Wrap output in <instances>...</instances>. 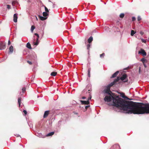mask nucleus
Returning a JSON list of instances; mask_svg holds the SVG:
<instances>
[{
	"instance_id": "nucleus-1",
	"label": "nucleus",
	"mask_w": 149,
	"mask_h": 149,
	"mask_svg": "<svg viewBox=\"0 0 149 149\" xmlns=\"http://www.w3.org/2000/svg\"><path fill=\"white\" fill-rule=\"evenodd\" d=\"M142 104H143L127 101L117 96L113 98L112 105L126 111V113L128 114H140Z\"/></svg>"
},
{
	"instance_id": "nucleus-2",
	"label": "nucleus",
	"mask_w": 149,
	"mask_h": 149,
	"mask_svg": "<svg viewBox=\"0 0 149 149\" xmlns=\"http://www.w3.org/2000/svg\"><path fill=\"white\" fill-rule=\"evenodd\" d=\"M140 110V114L149 113V104L145 105L144 107L141 106Z\"/></svg>"
},
{
	"instance_id": "nucleus-3",
	"label": "nucleus",
	"mask_w": 149,
	"mask_h": 149,
	"mask_svg": "<svg viewBox=\"0 0 149 149\" xmlns=\"http://www.w3.org/2000/svg\"><path fill=\"white\" fill-rule=\"evenodd\" d=\"M105 88L104 89L103 93H104V95L107 94H110V93H112L111 91L110 88L108 85L105 86Z\"/></svg>"
},
{
	"instance_id": "nucleus-4",
	"label": "nucleus",
	"mask_w": 149,
	"mask_h": 149,
	"mask_svg": "<svg viewBox=\"0 0 149 149\" xmlns=\"http://www.w3.org/2000/svg\"><path fill=\"white\" fill-rule=\"evenodd\" d=\"M109 95H106L104 98V100L105 102H109L111 101L112 100H113V98H114L115 97L113 96L111 93L110 94H108Z\"/></svg>"
},
{
	"instance_id": "nucleus-5",
	"label": "nucleus",
	"mask_w": 149,
	"mask_h": 149,
	"mask_svg": "<svg viewBox=\"0 0 149 149\" xmlns=\"http://www.w3.org/2000/svg\"><path fill=\"white\" fill-rule=\"evenodd\" d=\"M41 131H36L35 132L34 134L37 136L39 137L45 138V134H42L41 132Z\"/></svg>"
},
{
	"instance_id": "nucleus-6",
	"label": "nucleus",
	"mask_w": 149,
	"mask_h": 149,
	"mask_svg": "<svg viewBox=\"0 0 149 149\" xmlns=\"http://www.w3.org/2000/svg\"><path fill=\"white\" fill-rule=\"evenodd\" d=\"M120 79V78L119 77H117L116 78V79H115L113 81L111 82L110 84H109L108 85L109 86L110 88L113 85L115 84V83L118 81Z\"/></svg>"
},
{
	"instance_id": "nucleus-7",
	"label": "nucleus",
	"mask_w": 149,
	"mask_h": 149,
	"mask_svg": "<svg viewBox=\"0 0 149 149\" xmlns=\"http://www.w3.org/2000/svg\"><path fill=\"white\" fill-rule=\"evenodd\" d=\"M127 75L126 74H123L120 78V79L124 82H127L128 79L127 78Z\"/></svg>"
},
{
	"instance_id": "nucleus-8",
	"label": "nucleus",
	"mask_w": 149,
	"mask_h": 149,
	"mask_svg": "<svg viewBox=\"0 0 149 149\" xmlns=\"http://www.w3.org/2000/svg\"><path fill=\"white\" fill-rule=\"evenodd\" d=\"M6 48L5 43L1 42H0V50H2Z\"/></svg>"
},
{
	"instance_id": "nucleus-9",
	"label": "nucleus",
	"mask_w": 149,
	"mask_h": 149,
	"mask_svg": "<svg viewBox=\"0 0 149 149\" xmlns=\"http://www.w3.org/2000/svg\"><path fill=\"white\" fill-rule=\"evenodd\" d=\"M110 149H120V146L118 144H115L112 146Z\"/></svg>"
},
{
	"instance_id": "nucleus-10",
	"label": "nucleus",
	"mask_w": 149,
	"mask_h": 149,
	"mask_svg": "<svg viewBox=\"0 0 149 149\" xmlns=\"http://www.w3.org/2000/svg\"><path fill=\"white\" fill-rule=\"evenodd\" d=\"M139 54H141L144 56H146V53L145 51L143 49H141L140 51H139Z\"/></svg>"
},
{
	"instance_id": "nucleus-11",
	"label": "nucleus",
	"mask_w": 149,
	"mask_h": 149,
	"mask_svg": "<svg viewBox=\"0 0 149 149\" xmlns=\"http://www.w3.org/2000/svg\"><path fill=\"white\" fill-rule=\"evenodd\" d=\"M80 102L82 104H89V102L88 100L87 101L80 100Z\"/></svg>"
},
{
	"instance_id": "nucleus-12",
	"label": "nucleus",
	"mask_w": 149,
	"mask_h": 149,
	"mask_svg": "<svg viewBox=\"0 0 149 149\" xmlns=\"http://www.w3.org/2000/svg\"><path fill=\"white\" fill-rule=\"evenodd\" d=\"M18 14L17 13L14 14L13 15V21L15 22H16L17 21Z\"/></svg>"
},
{
	"instance_id": "nucleus-13",
	"label": "nucleus",
	"mask_w": 149,
	"mask_h": 149,
	"mask_svg": "<svg viewBox=\"0 0 149 149\" xmlns=\"http://www.w3.org/2000/svg\"><path fill=\"white\" fill-rule=\"evenodd\" d=\"M49 111H45L44 116H43V118H45L46 117H47L48 115H49Z\"/></svg>"
},
{
	"instance_id": "nucleus-14",
	"label": "nucleus",
	"mask_w": 149,
	"mask_h": 149,
	"mask_svg": "<svg viewBox=\"0 0 149 149\" xmlns=\"http://www.w3.org/2000/svg\"><path fill=\"white\" fill-rule=\"evenodd\" d=\"M119 72L118 71H117L115 73L112 74V76L110 78H114L116 77L118 73Z\"/></svg>"
},
{
	"instance_id": "nucleus-15",
	"label": "nucleus",
	"mask_w": 149,
	"mask_h": 149,
	"mask_svg": "<svg viewBox=\"0 0 149 149\" xmlns=\"http://www.w3.org/2000/svg\"><path fill=\"white\" fill-rule=\"evenodd\" d=\"M120 95H121V96L123 97V98H124V99H126L127 100H130V99L128 98V97H127V96H125V94L124 93H121V94H120Z\"/></svg>"
},
{
	"instance_id": "nucleus-16",
	"label": "nucleus",
	"mask_w": 149,
	"mask_h": 149,
	"mask_svg": "<svg viewBox=\"0 0 149 149\" xmlns=\"http://www.w3.org/2000/svg\"><path fill=\"white\" fill-rule=\"evenodd\" d=\"M54 133V132H50L47 134H45L46 136H52Z\"/></svg>"
},
{
	"instance_id": "nucleus-17",
	"label": "nucleus",
	"mask_w": 149,
	"mask_h": 149,
	"mask_svg": "<svg viewBox=\"0 0 149 149\" xmlns=\"http://www.w3.org/2000/svg\"><path fill=\"white\" fill-rule=\"evenodd\" d=\"M13 46L11 45L10 46L9 48V52L10 53H12L13 52Z\"/></svg>"
},
{
	"instance_id": "nucleus-18",
	"label": "nucleus",
	"mask_w": 149,
	"mask_h": 149,
	"mask_svg": "<svg viewBox=\"0 0 149 149\" xmlns=\"http://www.w3.org/2000/svg\"><path fill=\"white\" fill-rule=\"evenodd\" d=\"M93 40V38L92 36H91L88 39V41L89 43H91Z\"/></svg>"
},
{
	"instance_id": "nucleus-19",
	"label": "nucleus",
	"mask_w": 149,
	"mask_h": 149,
	"mask_svg": "<svg viewBox=\"0 0 149 149\" xmlns=\"http://www.w3.org/2000/svg\"><path fill=\"white\" fill-rule=\"evenodd\" d=\"M39 16L40 17V19L42 21H43L45 20L47 18V17H44L40 16V15Z\"/></svg>"
},
{
	"instance_id": "nucleus-20",
	"label": "nucleus",
	"mask_w": 149,
	"mask_h": 149,
	"mask_svg": "<svg viewBox=\"0 0 149 149\" xmlns=\"http://www.w3.org/2000/svg\"><path fill=\"white\" fill-rule=\"evenodd\" d=\"M26 47L27 48L29 49H31V47L30 44L29 42H28L26 45Z\"/></svg>"
},
{
	"instance_id": "nucleus-21",
	"label": "nucleus",
	"mask_w": 149,
	"mask_h": 149,
	"mask_svg": "<svg viewBox=\"0 0 149 149\" xmlns=\"http://www.w3.org/2000/svg\"><path fill=\"white\" fill-rule=\"evenodd\" d=\"M21 97H20L18 98V104H19V107H20V104H21Z\"/></svg>"
},
{
	"instance_id": "nucleus-22",
	"label": "nucleus",
	"mask_w": 149,
	"mask_h": 149,
	"mask_svg": "<svg viewBox=\"0 0 149 149\" xmlns=\"http://www.w3.org/2000/svg\"><path fill=\"white\" fill-rule=\"evenodd\" d=\"M39 43V41L38 40V38H36V42H34V45H38Z\"/></svg>"
},
{
	"instance_id": "nucleus-23",
	"label": "nucleus",
	"mask_w": 149,
	"mask_h": 149,
	"mask_svg": "<svg viewBox=\"0 0 149 149\" xmlns=\"http://www.w3.org/2000/svg\"><path fill=\"white\" fill-rule=\"evenodd\" d=\"M57 74L56 72H53L51 73V75L52 76H55Z\"/></svg>"
},
{
	"instance_id": "nucleus-24",
	"label": "nucleus",
	"mask_w": 149,
	"mask_h": 149,
	"mask_svg": "<svg viewBox=\"0 0 149 149\" xmlns=\"http://www.w3.org/2000/svg\"><path fill=\"white\" fill-rule=\"evenodd\" d=\"M141 61L143 63H144L147 61L146 59L144 58H142L141 59Z\"/></svg>"
},
{
	"instance_id": "nucleus-25",
	"label": "nucleus",
	"mask_w": 149,
	"mask_h": 149,
	"mask_svg": "<svg viewBox=\"0 0 149 149\" xmlns=\"http://www.w3.org/2000/svg\"><path fill=\"white\" fill-rule=\"evenodd\" d=\"M42 15L44 17H46L48 15V14L47 12H43L42 13Z\"/></svg>"
},
{
	"instance_id": "nucleus-26",
	"label": "nucleus",
	"mask_w": 149,
	"mask_h": 149,
	"mask_svg": "<svg viewBox=\"0 0 149 149\" xmlns=\"http://www.w3.org/2000/svg\"><path fill=\"white\" fill-rule=\"evenodd\" d=\"M136 32H135L134 30H132L131 31V35L132 36H133L136 33Z\"/></svg>"
},
{
	"instance_id": "nucleus-27",
	"label": "nucleus",
	"mask_w": 149,
	"mask_h": 149,
	"mask_svg": "<svg viewBox=\"0 0 149 149\" xmlns=\"http://www.w3.org/2000/svg\"><path fill=\"white\" fill-rule=\"evenodd\" d=\"M87 49L88 50V52H89V49L91 47V45L90 44H88L87 45Z\"/></svg>"
},
{
	"instance_id": "nucleus-28",
	"label": "nucleus",
	"mask_w": 149,
	"mask_h": 149,
	"mask_svg": "<svg viewBox=\"0 0 149 149\" xmlns=\"http://www.w3.org/2000/svg\"><path fill=\"white\" fill-rule=\"evenodd\" d=\"M124 16V14L123 13H121L120 15V17L121 18H123Z\"/></svg>"
},
{
	"instance_id": "nucleus-29",
	"label": "nucleus",
	"mask_w": 149,
	"mask_h": 149,
	"mask_svg": "<svg viewBox=\"0 0 149 149\" xmlns=\"http://www.w3.org/2000/svg\"><path fill=\"white\" fill-rule=\"evenodd\" d=\"M35 27L34 26H32L31 28V31L32 32H33L34 29H35Z\"/></svg>"
},
{
	"instance_id": "nucleus-30",
	"label": "nucleus",
	"mask_w": 149,
	"mask_h": 149,
	"mask_svg": "<svg viewBox=\"0 0 149 149\" xmlns=\"http://www.w3.org/2000/svg\"><path fill=\"white\" fill-rule=\"evenodd\" d=\"M105 55L104 53H103L102 54H100V56L101 58H103Z\"/></svg>"
},
{
	"instance_id": "nucleus-31",
	"label": "nucleus",
	"mask_w": 149,
	"mask_h": 149,
	"mask_svg": "<svg viewBox=\"0 0 149 149\" xmlns=\"http://www.w3.org/2000/svg\"><path fill=\"white\" fill-rule=\"evenodd\" d=\"M45 12H47V13L49 12L48 9L45 6Z\"/></svg>"
},
{
	"instance_id": "nucleus-32",
	"label": "nucleus",
	"mask_w": 149,
	"mask_h": 149,
	"mask_svg": "<svg viewBox=\"0 0 149 149\" xmlns=\"http://www.w3.org/2000/svg\"><path fill=\"white\" fill-rule=\"evenodd\" d=\"M34 35L37 36V38H38V39H39V35L37 33H35L34 34Z\"/></svg>"
},
{
	"instance_id": "nucleus-33",
	"label": "nucleus",
	"mask_w": 149,
	"mask_h": 149,
	"mask_svg": "<svg viewBox=\"0 0 149 149\" xmlns=\"http://www.w3.org/2000/svg\"><path fill=\"white\" fill-rule=\"evenodd\" d=\"M7 8L8 9H9L10 8H11V6L10 5H7Z\"/></svg>"
},
{
	"instance_id": "nucleus-34",
	"label": "nucleus",
	"mask_w": 149,
	"mask_h": 149,
	"mask_svg": "<svg viewBox=\"0 0 149 149\" xmlns=\"http://www.w3.org/2000/svg\"><path fill=\"white\" fill-rule=\"evenodd\" d=\"M141 18L140 16H138L137 17L138 20L139 21L141 19Z\"/></svg>"
},
{
	"instance_id": "nucleus-35",
	"label": "nucleus",
	"mask_w": 149,
	"mask_h": 149,
	"mask_svg": "<svg viewBox=\"0 0 149 149\" xmlns=\"http://www.w3.org/2000/svg\"><path fill=\"white\" fill-rule=\"evenodd\" d=\"M136 20V18L134 17H133L132 18V20L133 21H135Z\"/></svg>"
},
{
	"instance_id": "nucleus-36",
	"label": "nucleus",
	"mask_w": 149,
	"mask_h": 149,
	"mask_svg": "<svg viewBox=\"0 0 149 149\" xmlns=\"http://www.w3.org/2000/svg\"><path fill=\"white\" fill-rule=\"evenodd\" d=\"M141 41L142 42L144 43H146V40H145L143 39H141Z\"/></svg>"
},
{
	"instance_id": "nucleus-37",
	"label": "nucleus",
	"mask_w": 149,
	"mask_h": 149,
	"mask_svg": "<svg viewBox=\"0 0 149 149\" xmlns=\"http://www.w3.org/2000/svg\"><path fill=\"white\" fill-rule=\"evenodd\" d=\"M26 89L25 88H22V90L23 92H25V91Z\"/></svg>"
},
{
	"instance_id": "nucleus-38",
	"label": "nucleus",
	"mask_w": 149,
	"mask_h": 149,
	"mask_svg": "<svg viewBox=\"0 0 149 149\" xmlns=\"http://www.w3.org/2000/svg\"><path fill=\"white\" fill-rule=\"evenodd\" d=\"M27 62L30 65H31L32 64V62L31 61H27Z\"/></svg>"
},
{
	"instance_id": "nucleus-39",
	"label": "nucleus",
	"mask_w": 149,
	"mask_h": 149,
	"mask_svg": "<svg viewBox=\"0 0 149 149\" xmlns=\"http://www.w3.org/2000/svg\"><path fill=\"white\" fill-rule=\"evenodd\" d=\"M90 71H91V68H88V73H90Z\"/></svg>"
},
{
	"instance_id": "nucleus-40",
	"label": "nucleus",
	"mask_w": 149,
	"mask_h": 149,
	"mask_svg": "<svg viewBox=\"0 0 149 149\" xmlns=\"http://www.w3.org/2000/svg\"><path fill=\"white\" fill-rule=\"evenodd\" d=\"M23 112L25 114H26L27 113V111L25 110H24L23 111Z\"/></svg>"
},
{
	"instance_id": "nucleus-41",
	"label": "nucleus",
	"mask_w": 149,
	"mask_h": 149,
	"mask_svg": "<svg viewBox=\"0 0 149 149\" xmlns=\"http://www.w3.org/2000/svg\"><path fill=\"white\" fill-rule=\"evenodd\" d=\"M90 107V105H87V106H86L85 107V108L86 109H87L88 108V107Z\"/></svg>"
},
{
	"instance_id": "nucleus-42",
	"label": "nucleus",
	"mask_w": 149,
	"mask_h": 149,
	"mask_svg": "<svg viewBox=\"0 0 149 149\" xmlns=\"http://www.w3.org/2000/svg\"><path fill=\"white\" fill-rule=\"evenodd\" d=\"M15 136H16L17 137H18L19 136H20V135H19L18 134H17L16 135H15Z\"/></svg>"
},
{
	"instance_id": "nucleus-43",
	"label": "nucleus",
	"mask_w": 149,
	"mask_h": 149,
	"mask_svg": "<svg viewBox=\"0 0 149 149\" xmlns=\"http://www.w3.org/2000/svg\"><path fill=\"white\" fill-rule=\"evenodd\" d=\"M10 40H9L8 41V45H10Z\"/></svg>"
},
{
	"instance_id": "nucleus-44",
	"label": "nucleus",
	"mask_w": 149,
	"mask_h": 149,
	"mask_svg": "<svg viewBox=\"0 0 149 149\" xmlns=\"http://www.w3.org/2000/svg\"><path fill=\"white\" fill-rule=\"evenodd\" d=\"M86 98V97H82V99H85Z\"/></svg>"
},
{
	"instance_id": "nucleus-45",
	"label": "nucleus",
	"mask_w": 149,
	"mask_h": 149,
	"mask_svg": "<svg viewBox=\"0 0 149 149\" xmlns=\"http://www.w3.org/2000/svg\"><path fill=\"white\" fill-rule=\"evenodd\" d=\"M88 77H90V73H88Z\"/></svg>"
},
{
	"instance_id": "nucleus-46",
	"label": "nucleus",
	"mask_w": 149,
	"mask_h": 149,
	"mask_svg": "<svg viewBox=\"0 0 149 149\" xmlns=\"http://www.w3.org/2000/svg\"><path fill=\"white\" fill-rule=\"evenodd\" d=\"M140 33L142 35H143V33L142 32V31H141V32H140Z\"/></svg>"
},
{
	"instance_id": "nucleus-47",
	"label": "nucleus",
	"mask_w": 149,
	"mask_h": 149,
	"mask_svg": "<svg viewBox=\"0 0 149 149\" xmlns=\"http://www.w3.org/2000/svg\"><path fill=\"white\" fill-rule=\"evenodd\" d=\"M127 68H125L123 69V70H126L127 69Z\"/></svg>"
},
{
	"instance_id": "nucleus-48",
	"label": "nucleus",
	"mask_w": 149,
	"mask_h": 149,
	"mask_svg": "<svg viewBox=\"0 0 149 149\" xmlns=\"http://www.w3.org/2000/svg\"><path fill=\"white\" fill-rule=\"evenodd\" d=\"M74 114H76V115H77L78 114V113H76V112H74Z\"/></svg>"
},
{
	"instance_id": "nucleus-49",
	"label": "nucleus",
	"mask_w": 149,
	"mask_h": 149,
	"mask_svg": "<svg viewBox=\"0 0 149 149\" xmlns=\"http://www.w3.org/2000/svg\"><path fill=\"white\" fill-rule=\"evenodd\" d=\"M91 97H89L88 98V101H89V100H91Z\"/></svg>"
},
{
	"instance_id": "nucleus-50",
	"label": "nucleus",
	"mask_w": 149,
	"mask_h": 149,
	"mask_svg": "<svg viewBox=\"0 0 149 149\" xmlns=\"http://www.w3.org/2000/svg\"><path fill=\"white\" fill-rule=\"evenodd\" d=\"M14 3H15V2H12V4L13 5Z\"/></svg>"
},
{
	"instance_id": "nucleus-51",
	"label": "nucleus",
	"mask_w": 149,
	"mask_h": 149,
	"mask_svg": "<svg viewBox=\"0 0 149 149\" xmlns=\"http://www.w3.org/2000/svg\"><path fill=\"white\" fill-rule=\"evenodd\" d=\"M144 67H146V65L144 64Z\"/></svg>"
},
{
	"instance_id": "nucleus-52",
	"label": "nucleus",
	"mask_w": 149,
	"mask_h": 149,
	"mask_svg": "<svg viewBox=\"0 0 149 149\" xmlns=\"http://www.w3.org/2000/svg\"><path fill=\"white\" fill-rule=\"evenodd\" d=\"M140 67L139 68V70H140Z\"/></svg>"
},
{
	"instance_id": "nucleus-53",
	"label": "nucleus",
	"mask_w": 149,
	"mask_h": 149,
	"mask_svg": "<svg viewBox=\"0 0 149 149\" xmlns=\"http://www.w3.org/2000/svg\"><path fill=\"white\" fill-rule=\"evenodd\" d=\"M21 146H23V147H24V146H23V145H21Z\"/></svg>"
},
{
	"instance_id": "nucleus-54",
	"label": "nucleus",
	"mask_w": 149,
	"mask_h": 149,
	"mask_svg": "<svg viewBox=\"0 0 149 149\" xmlns=\"http://www.w3.org/2000/svg\"><path fill=\"white\" fill-rule=\"evenodd\" d=\"M21 146H23V147H24V146H23V145H21Z\"/></svg>"
},
{
	"instance_id": "nucleus-55",
	"label": "nucleus",
	"mask_w": 149,
	"mask_h": 149,
	"mask_svg": "<svg viewBox=\"0 0 149 149\" xmlns=\"http://www.w3.org/2000/svg\"><path fill=\"white\" fill-rule=\"evenodd\" d=\"M148 40H149V38H148Z\"/></svg>"
}]
</instances>
